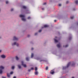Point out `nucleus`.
Returning <instances> with one entry per match:
<instances>
[{"instance_id": "nucleus-1", "label": "nucleus", "mask_w": 78, "mask_h": 78, "mask_svg": "<svg viewBox=\"0 0 78 78\" xmlns=\"http://www.w3.org/2000/svg\"><path fill=\"white\" fill-rule=\"evenodd\" d=\"M20 17H22L21 20H23V21H26V19L24 18V17H25V15H20Z\"/></svg>"}, {"instance_id": "nucleus-2", "label": "nucleus", "mask_w": 78, "mask_h": 78, "mask_svg": "<svg viewBox=\"0 0 78 78\" xmlns=\"http://www.w3.org/2000/svg\"><path fill=\"white\" fill-rule=\"evenodd\" d=\"M4 69V67L2 66H0V74H2L3 72L2 71V70Z\"/></svg>"}, {"instance_id": "nucleus-3", "label": "nucleus", "mask_w": 78, "mask_h": 78, "mask_svg": "<svg viewBox=\"0 0 78 78\" xmlns=\"http://www.w3.org/2000/svg\"><path fill=\"white\" fill-rule=\"evenodd\" d=\"M70 64H71V62H69L68 64L67 67H63V69H64V68H65V69H66V68H68V67H69V66H70Z\"/></svg>"}, {"instance_id": "nucleus-4", "label": "nucleus", "mask_w": 78, "mask_h": 78, "mask_svg": "<svg viewBox=\"0 0 78 78\" xmlns=\"http://www.w3.org/2000/svg\"><path fill=\"white\" fill-rule=\"evenodd\" d=\"M22 65L24 67H27V66L25 64H24V62H23L22 61L21 62Z\"/></svg>"}, {"instance_id": "nucleus-5", "label": "nucleus", "mask_w": 78, "mask_h": 78, "mask_svg": "<svg viewBox=\"0 0 78 78\" xmlns=\"http://www.w3.org/2000/svg\"><path fill=\"white\" fill-rule=\"evenodd\" d=\"M16 45L17 46H19V44L16 42L12 44V45Z\"/></svg>"}, {"instance_id": "nucleus-6", "label": "nucleus", "mask_w": 78, "mask_h": 78, "mask_svg": "<svg viewBox=\"0 0 78 78\" xmlns=\"http://www.w3.org/2000/svg\"><path fill=\"white\" fill-rule=\"evenodd\" d=\"M13 40H15V41H17V40H18V38L14 36L13 37Z\"/></svg>"}, {"instance_id": "nucleus-7", "label": "nucleus", "mask_w": 78, "mask_h": 78, "mask_svg": "<svg viewBox=\"0 0 78 78\" xmlns=\"http://www.w3.org/2000/svg\"><path fill=\"white\" fill-rule=\"evenodd\" d=\"M1 57L2 58H3V59L5 58H6V56H5L4 55H1Z\"/></svg>"}, {"instance_id": "nucleus-8", "label": "nucleus", "mask_w": 78, "mask_h": 78, "mask_svg": "<svg viewBox=\"0 0 78 78\" xmlns=\"http://www.w3.org/2000/svg\"><path fill=\"white\" fill-rule=\"evenodd\" d=\"M57 47L58 48H60V47H61V44H60V43H59L57 45Z\"/></svg>"}, {"instance_id": "nucleus-9", "label": "nucleus", "mask_w": 78, "mask_h": 78, "mask_svg": "<svg viewBox=\"0 0 78 78\" xmlns=\"http://www.w3.org/2000/svg\"><path fill=\"white\" fill-rule=\"evenodd\" d=\"M51 74H52V75H53L54 73H55V72L53 71V70H51L50 72Z\"/></svg>"}, {"instance_id": "nucleus-10", "label": "nucleus", "mask_w": 78, "mask_h": 78, "mask_svg": "<svg viewBox=\"0 0 78 78\" xmlns=\"http://www.w3.org/2000/svg\"><path fill=\"white\" fill-rule=\"evenodd\" d=\"M38 73H39L37 71H35L34 73V74L35 75H37Z\"/></svg>"}, {"instance_id": "nucleus-11", "label": "nucleus", "mask_w": 78, "mask_h": 78, "mask_svg": "<svg viewBox=\"0 0 78 78\" xmlns=\"http://www.w3.org/2000/svg\"><path fill=\"white\" fill-rule=\"evenodd\" d=\"M49 26L48 25H45L44 26V28H47V27H48Z\"/></svg>"}, {"instance_id": "nucleus-12", "label": "nucleus", "mask_w": 78, "mask_h": 78, "mask_svg": "<svg viewBox=\"0 0 78 78\" xmlns=\"http://www.w3.org/2000/svg\"><path fill=\"white\" fill-rule=\"evenodd\" d=\"M16 59L17 61H18V60H19V58H18V57H17V56H16Z\"/></svg>"}, {"instance_id": "nucleus-13", "label": "nucleus", "mask_w": 78, "mask_h": 78, "mask_svg": "<svg viewBox=\"0 0 78 78\" xmlns=\"http://www.w3.org/2000/svg\"><path fill=\"white\" fill-rule=\"evenodd\" d=\"M33 56H34V54L33 53H32L31 55V58H32L33 57Z\"/></svg>"}, {"instance_id": "nucleus-14", "label": "nucleus", "mask_w": 78, "mask_h": 78, "mask_svg": "<svg viewBox=\"0 0 78 78\" xmlns=\"http://www.w3.org/2000/svg\"><path fill=\"white\" fill-rule=\"evenodd\" d=\"M7 77L9 78V77H10V75L9 74V73H7Z\"/></svg>"}, {"instance_id": "nucleus-15", "label": "nucleus", "mask_w": 78, "mask_h": 78, "mask_svg": "<svg viewBox=\"0 0 78 78\" xmlns=\"http://www.w3.org/2000/svg\"><path fill=\"white\" fill-rule=\"evenodd\" d=\"M18 67L19 69H21V66L20 65H18Z\"/></svg>"}, {"instance_id": "nucleus-16", "label": "nucleus", "mask_w": 78, "mask_h": 78, "mask_svg": "<svg viewBox=\"0 0 78 78\" xmlns=\"http://www.w3.org/2000/svg\"><path fill=\"white\" fill-rule=\"evenodd\" d=\"M54 41H55V42H58V40H56V39H54Z\"/></svg>"}, {"instance_id": "nucleus-17", "label": "nucleus", "mask_w": 78, "mask_h": 78, "mask_svg": "<svg viewBox=\"0 0 78 78\" xmlns=\"http://www.w3.org/2000/svg\"><path fill=\"white\" fill-rule=\"evenodd\" d=\"M75 3H76V4H78V0H76L75 1Z\"/></svg>"}, {"instance_id": "nucleus-18", "label": "nucleus", "mask_w": 78, "mask_h": 78, "mask_svg": "<svg viewBox=\"0 0 78 78\" xmlns=\"http://www.w3.org/2000/svg\"><path fill=\"white\" fill-rule=\"evenodd\" d=\"M23 9H26V8H27V7L25 6H23Z\"/></svg>"}, {"instance_id": "nucleus-19", "label": "nucleus", "mask_w": 78, "mask_h": 78, "mask_svg": "<svg viewBox=\"0 0 78 78\" xmlns=\"http://www.w3.org/2000/svg\"><path fill=\"white\" fill-rule=\"evenodd\" d=\"M37 67H35V70L36 71H37Z\"/></svg>"}, {"instance_id": "nucleus-20", "label": "nucleus", "mask_w": 78, "mask_h": 78, "mask_svg": "<svg viewBox=\"0 0 78 78\" xmlns=\"http://www.w3.org/2000/svg\"><path fill=\"white\" fill-rule=\"evenodd\" d=\"M26 60L27 61H29V58H28V57H27L26 58Z\"/></svg>"}, {"instance_id": "nucleus-21", "label": "nucleus", "mask_w": 78, "mask_h": 78, "mask_svg": "<svg viewBox=\"0 0 78 78\" xmlns=\"http://www.w3.org/2000/svg\"><path fill=\"white\" fill-rule=\"evenodd\" d=\"M48 69V66H46V70H47Z\"/></svg>"}, {"instance_id": "nucleus-22", "label": "nucleus", "mask_w": 78, "mask_h": 78, "mask_svg": "<svg viewBox=\"0 0 78 78\" xmlns=\"http://www.w3.org/2000/svg\"><path fill=\"white\" fill-rule=\"evenodd\" d=\"M13 73V72L12 71L10 73V75H12V74Z\"/></svg>"}, {"instance_id": "nucleus-23", "label": "nucleus", "mask_w": 78, "mask_h": 78, "mask_svg": "<svg viewBox=\"0 0 78 78\" xmlns=\"http://www.w3.org/2000/svg\"><path fill=\"white\" fill-rule=\"evenodd\" d=\"M73 18H74V17H73V16H71V19H73Z\"/></svg>"}, {"instance_id": "nucleus-24", "label": "nucleus", "mask_w": 78, "mask_h": 78, "mask_svg": "<svg viewBox=\"0 0 78 78\" xmlns=\"http://www.w3.org/2000/svg\"><path fill=\"white\" fill-rule=\"evenodd\" d=\"M30 70H34V68L32 67L30 68Z\"/></svg>"}, {"instance_id": "nucleus-25", "label": "nucleus", "mask_w": 78, "mask_h": 78, "mask_svg": "<svg viewBox=\"0 0 78 78\" xmlns=\"http://www.w3.org/2000/svg\"><path fill=\"white\" fill-rule=\"evenodd\" d=\"M12 69H14V66H12Z\"/></svg>"}, {"instance_id": "nucleus-26", "label": "nucleus", "mask_w": 78, "mask_h": 78, "mask_svg": "<svg viewBox=\"0 0 78 78\" xmlns=\"http://www.w3.org/2000/svg\"><path fill=\"white\" fill-rule=\"evenodd\" d=\"M68 46H69L68 45H66L65 46V48H67V47H68Z\"/></svg>"}, {"instance_id": "nucleus-27", "label": "nucleus", "mask_w": 78, "mask_h": 78, "mask_svg": "<svg viewBox=\"0 0 78 78\" xmlns=\"http://www.w3.org/2000/svg\"><path fill=\"white\" fill-rule=\"evenodd\" d=\"M41 31H42V30H39V33H41Z\"/></svg>"}, {"instance_id": "nucleus-28", "label": "nucleus", "mask_w": 78, "mask_h": 78, "mask_svg": "<svg viewBox=\"0 0 78 78\" xmlns=\"http://www.w3.org/2000/svg\"><path fill=\"white\" fill-rule=\"evenodd\" d=\"M46 4H47V3H46V2H44L43 4V5H46Z\"/></svg>"}, {"instance_id": "nucleus-29", "label": "nucleus", "mask_w": 78, "mask_h": 78, "mask_svg": "<svg viewBox=\"0 0 78 78\" xmlns=\"http://www.w3.org/2000/svg\"><path fill=\"white\" fill-rule=\"evenodd\" d=\"M27 19H31V17H29L27 18Z\"/></svg>"}, {"instance_id": "nucleus-30", "label": "nucleus", "mask_w": 78, "mask_h": 78, "mask_svg": "<svg viewBox=\"0 0 78 78\" xmlns=\"http://www.w3.org/2000/svg\"><path fill=\"white\" fill-rule=\"evenodd\" d=\"M14 10V9H12L11 10V11H12Z\"/></svg>"}, {"instance_id": "nucleus-31", "label": "nucleus", "mask_w": 78, "mask_h": 78, "mask_svg": "<svg viewBox=\"0 0 78 78\" xmlns=\"http://www.w3.org/2000/svg\"><path fill=\"white\" fill-rule=\"evenodd\" d=\"M8 3H9L8 1H6V4H8Z\"/></svg>"}, {"instance_id": "nucleus-32", "label": "nucleus", "mask_w": 78, "mask_h": 78, "mask_svg": "<svg viewBox=\"0 0 78 78\" xmlns=\"http://www.w3.org/2000/svg\"><path fill=\"white\" fill-rule=\"evenodd\" d=\"M58 6H61V4H59Z\"/></svg>"}, {"instance_id": "nucleus-33", "label": "nucleus", "mask_w": 78, "mask_h": 78, "mask_svg": "<svg viewBox=\"0 0 78 78\" xmlns=\"http://www.w3.org/2000/svg\"><path fill=\"white\" fill-rule=\"evenodd\" d=\"M31 69H28V72H31Z\"/></svg>"}, {"instance_id": "nucleus-34", "label": "nucleus", "mask_w": 78, "mask_h": 78, "mask_svg": "<svg viewBox=\"0 0 78 78\" xmlns=\"http://www.w3.org/2000/svg\"><path fill=\"white\" fill-rule=\"evenodd\" d=\"M69 2L68 1H67L66 2V4L69 3Z\"/></svg>"}, {"instance_id": "nucleus-35", "label": "nucleus", "mask_w": 78, "mask_h": 78, "mask_svg": "<svg viewBox=\"0 0 78 78\" xmlns=\"http://www.w3.org/2000/svg\"><path fill=\"white\" fill-rule=\"evenodd\" d=\"M37 33H35V35L36 36V35H37Z\"/></svg>"}, {"instance_id": "nucleus-36", "label": "nucleus", "mask_w": 78, "mask_h": 78, "mask_svg": "<svg viewBox=\"0 0 78 78\" xmlns=\"http://www.w3.org/2000/svg\"><path fill=\"white\" fill-rule=\"evenodd\" d=\"M30 35H28V36H27V37H30Z\"/></svg>"}, {"instance_id": "nucleus-37", "label": "nucleus", "mask_w": 78, "mask_h": 78, "mask_svg": "<svg viewBox=\"0 0 78 78\" xmlns=\"http://www.w3.org/2000/svg\"><path fill=\"white\" fill-rule=\"evenodd\" d=\"M34 49V48H32L31 49V50H33Z\"/></svg>"}, {"instance_id": "nucleus-38", "label": "nucleus", "mask_w": 78, "mask_h": 78, "mask_svg": "<svg viewBox=\"0 0 78 78\" xmlns=\"http://www.w3.org/2000/svg\"><path fill=\"white\" fill-rule=\"evenodd\" d=\"M13 78H16V76H14L13 77Z\"/></svg>"}, {"instance_id": "nucleus-39", "label": "nucleus", "mask_w": 78, "mask_h": 78, "mask_svg": "<svg viewBox=\"0 0 78 78\" xmlns=\"http://www.w3.org/2000/svg\"><path fill=\"white\" fill-rule=\"evenodd\" d=\"M56 22V20H54V22Z\"/></svg>"}, {"instance_id": "nucleus-40", "label": "nucleus", "mask_w": 78, "mask_h": 78, "mask_svg": "<svg viewBox=\"0 0 78 78\" xmlns=\"http://www.w3.org/2000/svg\"><path fill=\"white\" fill-rule=\"evenodd\" d=\"M73 65H75L74 64H72V66H73Z\"/></svg>"}, {"instance_id": "nucleus-41", "label": "nucleus", "mask_w": 78, "mask_h": 78, "mask_svg": "<svg viewBox=\"0 0 78 78\" xmlns=\"http://www.w3.org/2000/svg\"><path fill=\"white\" fill-rule=\"evenodd\" d=\"M71 39H72V37H70L69 38V40H70Z\"/></svg>"}, {"instance_id": "nucleus-42", "label": "nucleus", "mask_w": 78, "mask_h": 78, "mask_svg": "<svg viewBox=\"0 0 78 78\" xmlns=\"http://www.w3.org/2000/svg\"><path fill=\"white\" fill-rule=\"evenodd\" d=\"M41 61H43V60H41L40 61V62H41Z\"/></svg>"}, {"instance_id": "nucleus-43", "label": "nucleus", "mask_w": 78, "mask_h": 78, "mask_svg": "<svg viewBox=\"0 0 78 78\" xmlns=\"http://www.w3.org/2000/svg\"><path fill=\"white\" fill-rule=\"evenodd\" d=\"M42 9V10H44V8H43Z\"/></svg>"}, {"instance_id": "nucleus-44", "label": "nucleus", "mask_w": 78, "mask_h": 78, "mask_svg": "<svg viewBox=\"0 0 78 78\" xmlns=\"http://www.w3.org/2000/svg\"><path fill=\"white\" fill-rule=\"evenodd\" d=\"M2 78H6V77H2Z\"/></svg>"}, {"instance_id": "nucleus-45", "label": "nucleus", "mask_w": 78, "mask_h": 78, "mask_svg": "<svg viewBox=\"0 0 78 78\" xmlns=\"http://www.w3.org/2000/svg\"><path fill=\"white\" fill-rule=\"evenodd\" d=\"M2 52V50H0V52Z\"/></svg>"}, {"instance_id": "nucleus-46", "label": "nucleus", "mask_w": 78, "mask_h": 78, "mask_svg": "<svg viewBox=\"0 0 78 78\" xmlns=\"http://www.w3.org/2000/svg\"><path fill=\"white\" fill-rule=\"evenodd\" d=\"M72 78H75V77H72Z\"/></svg>"}, {"instance_id": "nucleus-47", "label": "nucleus", "mask_w": 78, "mask_h": 78, "mask_svg": "<svg viewBox=\"0 0 78 78\" xmlns=\"http://www.w3.org/2000/svg\"><path fill=\"white\" fill-rule=\"evenodd\" d=\"M55 37V38H57V37Z\"/></svg>"}, {"instance_id": "nucleus-48", "label": "nucleus", "mask_w": 78, "mask_h": 78, "mask_svg": "<svg viewBox=\"0 0 78 78\" xmlns=\"http://www.w3.org/2000/svg\"><path fill=\"white\" fill-rule=\"evenodd\" d=\"M63 47H64V45Z\"/></svg>"}, {"instance_id": "nucleus-49", "label": "nucleus", "mask_w": 78, "mask_h": 78, "mask_svg": "<svg viewBox=\"0 0 78 78\" xmlns=\"http://www.w3.org/2000/svg\"><path fill=\"white\" fill-rule=\"evenodd\" d=\"M38 59H39V58H38Z\"/></svg>"}]
</instances>
